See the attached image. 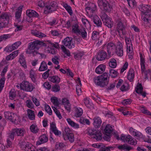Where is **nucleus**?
Listing matches in <instances>:
<instances>
[{"mask_svg":"<svg viewBox=\"0 0 151 151\" xmlns=\"http://www.w3.org/2000/svg\"><path fill=\"white\" fill-rule=\"evenodd\" d=\"M45 44L47 47V52L52 55L55 54L57 51V49L59 48V45L58 43H52L50 41H48L45 44L42 42L37 40L30 42L28 44L26 52V53L33 56H35L39 54L41 55L42 54L39 53L37 50L42 45L45 46Z\"/></svg>","mask_w":151,"mask_h":151,"instance_id":"nucleus-1","label":"nucleus"},{"mask_svg":"<svg viewBox=\"0 0 151 151\" xmlns=\"http://www.w3.org/2000/svg\"><path fill=\"white\" fill-rule=\"evenodd\" d=\"M11 17V15L7 13L1 14L0 15V30L7 27Z\"/></svg>","mask_w":151,"mask_h":151,"instance_id":"nucleus-2","label":"nucleus"},{"mask_svg":"<svg viewBox=\"0 0 151 151\" xmlns=\"http://www.w3.org/2000/svg\"><path fill=\"white\" fill-rule=\"evenodd\" d=\"M116 31L119 36L122 37L126 33L125 30V27L121 22H119L117 24L116 31L114 30H111V33L112 35H114Z\"/></svg>","mask_w":151,"mask_h":151,"instance_id":"nucleus-3","label":"nucleus"},{"mask_svg":"<svg viewBox=\"0 0 151 151\" xmlns=\"http://www.w3.org/2000/svg\"><path fill=\"white\" fill-rule=\"evenodd\" d=\"M100 16L104 25L109 28H111L113 25V22L107 15L104 12L100 14Z\"/></svg>","mask_w":151,"mask_h":151,"instance_id":"nucleus-4","label":"nucleus"},{"mask_svg":"<svg viewBox=\"0 0 151 151\" xmlns=\"http://www.w3.org/2000/svg\"><path fill=\"white\" fill-rule=\"evenodd\" d=\"M120 139L124 142L128 143L132 145H135L137 144V141L130 135L127 136L122 134L121 135Z\"/></svg>","mask_w":151,"mask_h":151,"instance_id":"nucleus-5","label":"nucleus"},{"mask_svg":"<svg viewBox=\"0 0 151 151\" xmlns=\"http://www.w3.org/2000/svg\"><path fill=\"white\" fill-rule=\"evenodd\" d=\"M97 3L101 9H103L108 12L111 11V7H110L107 1L106 0H98Z\"/></svg>","mask_w":151,"mask_h":151,"instance_id":"nucleus-6","label":"nucleus"},{"mask_svg":"<svg viewBox=\"0 0 151 151\" xmlns=\"http://www.w3.org/2000/svg\"><path fill=\"white\" fill-rule=\"evenodd\" d=\"M20 87L21 89L27 92L32 91L35 88L31 83L25 81L22 82Z\"/></svg>","mask_w":151,"mask_h":151,"instance_id":"nucleus-7","label":"nucleus"},{"mask_svg":"<svg viewBox=\"0 0 151 151\" xmlns=\"http://www.w3.org/2000/svg\"><path fill=\"white\" fill-rule=\"evenodd\" d=\"M140 65L141 66V70L142 73H144L145 75V78L148 79V74H151V73L150 70H148L147 71H145V61L144 58L142 55L141 54L140 56Z\"/></svg>","mask_w":151,"mask_h":151,"instance_id":"nucleus-8","label":"nucleus"},{"mask_svg":"<svg viewBox=\"0 0 151 151\" xmlns=\"http://www.w3.org/2000/svg\"><path fill=\"white\" fill-rule=\"evenodd\" d=\"M93 81L96 85L102 87H104L108 84L106 81H105L102 79V76H98L93 78Z\"/></svg>","mask_w":151,"mask_h":151,"instance_id":"nucleus-9","label":"nucleus"},{"mask_svg":"<svg viewBox=\"0 0 151 151\" xmlns=\"http://www.w3.org/2000/svg\"><path fill=\"white\" fill-rule=\"evenodd\" d=\"M63 42L65 46L69 49H71L75 47L74 44L72 41V39L71 37H67L63 40Z\"/></svg>","mask_w":151,"mask_h":151,"instance_id":"nucleus-10","label":"nucleus"},{"mask_svg":"<svg viewBox=\"0 0 151 151\" xmlns=\"http://www.w3.org/2000/svg\"><path fill=\"white\" fill-rule=\"evenodd\" d=\"M4 116L6 119L10 120L13 123L15 122L17 118V115L9 111H5L4 112Z\"/></svg>","mask_w":151,"mask_h":151,"instance_id":"nucleus-11","label":"nucleus"},{"mask_svg":"<svg viewBox=\"0 0 151 151\" xmlns=\"http://www.w3.org/2000/svg\"><path fill=\"white\" fill-rule=\"evenodd\" d=\"M58 7V5L57 3L55 1H52L50 2L49 5L46 6L45 11H47L48 12H53L56 10Z\"/></svg>","mask_w":151,"mask_h":151,"instance_id":"nucleus-12","label":"nucleus"},{"mask_svg":"<svg viewBox=\"0 0 151 151\" xmlns=\"http://www.w3.org/2000/svg\"><path fill=\"white\" fill-rule=\"evenodd\" d=\"M107 52L109 55H113L115 52L116 46L115 45L112 43H109L106 46Z\"/></svg>","mask_w":151,"mask_h":151,"instance_id":"nucleus-13","label":"nucleus"},{"mask_svg":"<svg viewBox=\"0 0 151 151\" xmlns=\"http://www.w3.org/2000/svg\"><path fill=\"white\" fill-rule=\"evenodd\" d=\"M115 49V52L119 56H122L123 55V46L122 43L120 42H118Z\"/></svg>","mask_w":151,"mask_h":151,"instance_id":"nucleus-14","label":"nucleus"},{"mask_svg":"<svg viewBox=\"0 0 151 151\" xmlns=\"http://www.w3.org/2000/svg\"><path fill=\"white\" fill-rule=\"evenodd\" d=\"M126 44L127 45V52L130 54L132 53L133 52L132 42L130 38L128 37L125 38Z\"/></svg>","mask_w":151,"mask_h":151,"instance_id":"nucleus-15","label":"nucleus"},{"mask_svg":"<svg viewBox=\"0 0 151 151\" xmlns=\"http://www.w3.org/2000/svg\"><path fill=\"white\" fill-rule=\"evenodd\" d=\"M96 10V6L93 3H91L86 8V10L87 13L88 14L91 15Z\"/></svg>","mask_w":151,"mask_h":151,"instance_id":"nucleus-16","label":"nucleus"},{"mask_svg":"<svg viewBox=\"0 0 151 151\" xmlns=\"http://www.w3.org/2000/svg\"><path fill=\"white\" fill-rule=\"evenodd\" d=\"M20 144L21 148L25 151H35L33 146L31 147V145L30 146L29 145H27L24 142H21Z\"/></svg>","mask_w":151,"mask_h":151,"instance_id":"nucleus-17","label":"nucleus"},{"mask_svg":"<svg viewBox=\"0 0 151 151\" xmlns=\"http://www.w3.org/2000/svg\"><path fill=\"white\" fill-rule=\"evenodd\" d=\"M13 129V133L17 136H23L25 132V130L23 128H16Z\"/></svg>","mask_w":151,"mask_h":151,"instance_id":"nucleus-18","label":"nucleus"},{"mask_svg":"<svg viewBox=\"0 0 151 151\" xmlns=\"http://www.w3.org/2000/svg\"><path fill=\"white\" fill-rule=\"evenodd\" d=\"M23 6L21 5L18 8L15 13V21L19 22L21 21L20 17L22 12V9Z\"/></svg>","mask_w":151,"mask_h":151,"instance_id":"nucleus-19","label":"nucleus"},{"mask_svg":"<svg viewBox=\"0 0 151 151\" xmlns=\"http://www.w3.org/2000/svg\"><path fill=\"white\" fill-rule=\"evenodd\" d=\"M48 140L47 137L45 134H43L40 136L39 138V141L36 142L37 145H40L47 142Z\"/></svg>","mask_w":151,"mask_h":151,"instance_id":"nucleus-20","label":"nucleus"},{"mask_svg":"<svg viewBox=\"0 0 151 151\" xmlns=\"http://www.w3.org/2000/svg\"><path fill=\"white\" fill-rule=\"evenodd\" d=\"M106 56L107 54L106 52L101 51L98 53L96 59L99 61H102L105 60Z\"/></svg>","mask_w":151,"mask_h":151,"instance_id":"nucleus-21","label":"nucleus"},{"mask_svg":"<svg viewBox=\"0 0 151 151\" xmlns=\"http://www.w3.org/2000/svg\"><path fill=\"white\" fill-rule=\"evenodd\" d=\"M93 125L96 128H99L101 125L102 121L99 116H96L93 119Z\"/></svg>","mask_w":151,"mask_h":151,"instance_id":"nucleus-22","label":"nucleus"},{"mask_svg":"<svg viewBox=\"0 0 151 151\" xmlns=\"http://www.w3.org/2000/svg\"><path fill=\"white\" fill-rule=\"evenodd\" d=\"M21 44V42L20 41L15 42L13 44L12 46H9L8 47V51L11 52L17 49Z\"/></svg>","mask_w":151,"mask_h":151,"instance_id":"nucleus-23","label":"nucleus"},{"mask_svg":"<svg viewBox=\"0 0 151 151\" xmlns=\"http://www.w3.org/2000/svg\"><path fill=\"white\" fill-rule=\"evenodd\" d=\"M116 147L120 150L125 151H129L132 149V148L131 146L125 144L116 145Z\"/></svg>","mask_w":151,"mask_h":151,"instance_id":"nucleus-24","label":"nucleus"},{"mask_svg":"<svg viewBox=\"0 0 151 151\" xmlns=\"http://www.w3.org/2000/svg\"><path fill=\"white\" fill-rule=\"evenodd\" d=\"M62 103L64 105L65 109L69 112L70 110L71 104L69 100L66 98H64L62 99Z\"/></svg>","mask_w":151,"mask_h":151,"instance_id":"nucleus-25","label":"nucleus"},{"mask_svg":"<svg viewBox=\"0 0 151 151\" xmlns=\"http://www.w3.org/2000/svg\"><path fill=\"white\" fill-rule=\"evenodd\" d=\"M50 130L55 135H59L61 134V132L59 131L57 129L55 124L52 122L50 124Z\"/></svg>","mask_w":151,"mask_h":151,"instance_id":"nucleus-26","label":"nucleus"},{"mask_svg":"<svg viewBox=\"0 0 151 151\" xmlns=\"http://www.w3.org/2000/svg\"><path fill=\"white\" fill-rule=\"evenodd\" d=\"M31 33L34 35L40 38H42L46 36L45 34L36 30H31Z\"/></svg>","mask_w":151,"mask_h":151,"instance_id":"nucleus-27","label":"nucleus"},{"mask_svg":"<svg viewBox=\"0 0 151 151\" xmlns=\"http://www.w3.org/2000/svg\"><path fill=\"white\" fill-rule=\"evenodd\" d=\"M143 90L141 84H139L137 86L136 91L137 93L140 94L143 96L145 97L146 96V93L143 91Z\"/></svg>","mask_w":151,"mask_h":151,"instance_id":"nucleus-28","label":"nucleus"},{"mask_svg":"<svg viewBox=\"0 0 151 151\" xmlns=\"http://www.w3.org/2000/svg\"><path fill=\"white\" fill-rule=\"evenodd\" d=\"M19 61L22 66L23 67V68H27V65L25 61V58L23 54H22L20 55Z\"/></svg>","mask_w":151,"mask_h":151,"instance_id":"nucleus-29","label":"nucleus"},{"mask_svg":"<svg viewBox=\"0 0 151 151\" xmlns=\"http://www.w3.org/2000/svg\"><path fill=\"white\" fill-rule=\"evenodd\" d=\"M141 11L142 14L150 13L151 12V6L148 5L143 6L141 8Z\"/></svg>","mask_w":151,"mask_h":151,"instance_id":"nucleus-30","label":"nucleus"},{"mask_svg":"<svg viewBox=\"0 0 151 151\" xmlns=\"http://www.w3.org/2000/svg\"><path fill=\"white\" fill-rule=\"evenodd\" d=\"M134 77V72L132 69H130L129 70L127 75V78L129 81H132Z\"/></svg>","mask_w":151,"mask_h":151,"instance_id":"nucleus-31","label":"nucleus"},{"mask_svg":"<svg viewBox=\"0 0 151 151\" xmlns=\"http://www.w3.org/2000/svg\"><path fill=\"white\" fill-rule=\"evenodd\" d=\"M48 79L50 81L53 83H58L60 81V78L57 76H50L49 77Z\"/></svg>","mask_w":151,"mask_h":151,"instance_id":"nucleus-32","label":"nucleus"},{"mask_svg":"<svg viewBox=\"0 0 151 151\" xmlns=\"http://www.w3.org/2000/svg\"><path fill=\"white\" fill-rule=\"evenodd\" d=\"M74 108L75 111V116L76 117H79L81 116L83 113L82 109L80 107H78L76 106Z\"/></svg>","mask_w":151,"mask_h":151,"instance_id":"nucleus-33","label":"nucleus"},{"mask_svg":"<svg viewBox=\"0 0 151 151\" xmlns=\"http://www.w3.org/2000/svg\"><path fill=\"white\" fill-rule=\"evenodd\" d=\"M105 66L103 64L100 65L95 69V72L98 74L103 73L105 70Z\"/></svg>","mask_w":151,"mask_h":151,"instance_id":"nucleus-34","label":"nucleus"},{"mask_svg":"<svg viewBox=\"0 0 151 151\" xmlns=\"http://www.w3.org/2000/svg\"><path fill=\"white\" fill-rule=\"evenodd\" d=\"M27 15L29 17H37L38 14L35 11L29 9L27 10L26 11Z\"/></svg>","mask_w":151,"mask_h":151,"instance_id":"nucleus-35","label":"nucleus"},{"mask_svg":"<svg viewBox=\"0 0 151 151\" xmlns=\"http://www.w3.org/2000/svg\"><path fill=\"white\" fill-rule=\"evenodd\" d=\"M93 21L94 24L98 27L101 26L102 23L101 19L98 16L96 15L93 18Z\"/></svg>","mask_w":151,"mask_h":151,"instance_id":"nucleus-36","label":"nucleus"},{"mask_svg":"<svg viewBox=\"0 0 151 151\" xmlns=\"http://www.w3.org/2000/svg\"><path fill=\"white\" fill-rule=\"evenodd\" d=\"M30 129L31 132L34 134H36L40 132V129L35 124H32L30 126Z\"/></svg>","mask_w":151,"mask_h":151,"instance_id":"nucleus-37","label":"nucleus"},{"mask_svg":"<svg viewBox=\"0 0 151 151\" xmlns=\"http://www.w3.org/2000/svg\"><path fill=\"white\" fill-rule=\"evenodd\" d=\"M47 68L46 63L45 61H43L41 63L39 70L40 71H44L46 70L47 69Z\"/></svg>","mask_w":151,"mask_h":151,"instance_id":"nucleus-38","label":"nucleus"},{"mask_svg":"<svg viewBox=\"0 0 151 151\" xmlns=\"http://www.w3.org/2000/svg\"><path fill=\"white\" fill-rule=\"evenodd\" d=\"M113 130L112 126L109 124L107 125L105 128L104 130V133L105 134H110Z\"/></svg>","mask_w":151,"mask_h":151,"instance_id":"nucleus-39","label":"nucleus"},{"mask_svg":"<svg viewBox=\"0 0 151 151\" xmlns=\"http://www.w3.org/2000/svg\"><path fill=\"white\" fill-rule=\"evenodd\" d=\"M67 121L68 124L71 127L76 128H79V125L77 123L74 122L72 121L70 119L68 118L67 119Z\"/></svg>","mask_w":151,"mask_h":151,"instance_id":"nucleus-40","label":"nucleus"},{"mask_svg":"<svg viewBox=\"0 0 151 151\" xmlns=\"http://www.w3.org/2000/svg\"><path fill=\"white\" fill-rule=\"evenodd\" d=\"M95 134H94L93 137L97 140H101L102 139V133L101 132L97 130Z\"/></svg>","mask_w":151,"mask_h":151,"instance_id":"nucleus-41","label":"nucleus"},{"mask_svg":"<svg viewBox=\"0 0 151 151\" xmlns=\"http://www.w3.org/2000/svg\"><path fill=\"white\" fill-rule=\"evenodd\" d=\"M78 34L80 35L83 39L87 37V33L85 29L84 28H82L79 31V33H78Z\"/></svg>","mask_w":151,"mask_h":151,"instance_id":"nucleus-42","label":"nucleus"},{"mask_svg":"<svg viewBox=\"0 0 151 151\" xmlns=\"http://www.w3.org/2000/svg\"><path fill=\"white\" fill-rule=\"evenodd\" d=\"M63 137L65 140H69L71 142H73L74 141V135L73 133L69 135L65 136H64Z\"/></svg>","mask_w":151,"mask_h":151,"instance_id":"nucleus-43","label":"nucleus"},{"mask_svg":"<svg viewBox=\"0 0 151 151\" xmlns=\"http://www.w3.org/2000/svg\"><path fill=\"white\" fill-rule=\"evenodd\" d=\"M28 117L31 120H33L35 119V116L34 111L30 109H28L27 110Z\"/></svg>","mask_w":151,"mask_h":151,"instance_id":"nucleus-44","label":"nucleus"},{"mask_svg":"<svg viewBox=\"0 0 151 151\" xmlns=\"http://www.w3.org/2000/svg\"><path fill=\"white\" fill-rule=\"evenodd\" d=\"M99 37V33L96 31H93V32L92 38L93 40H97Z\"/></svg>","mask_w":151,"mask_h":151,"instance_id":"nucleus-45","label":"nucleus"},{"mask_svg":"<svg viewBox=\"0 0 151 151\" xmlns=\"http://www.w3.org/2000/svg\"><path fill=\"white\" fill-rule=\"evenodd\" d=\"M80 30L78 25L75 24L73 25L72 29V32L78 34V33H79Z\"/></svg>","mask_w":151,"mask_h":151,"instance_id":"nucleus-46","label":"nucleus"},{"mask_svg":"<svg viewBox=\"0 0 151 151\" xmlns=\"http://www.w3.org/2000/svg\"><path fill=\"white\" fill-rule=\"evenodd\" d=\"M64 7L66 9L70 15H72L73 14V11L70 6H68L67 4H64Z\"/></svg>","mask_w":151,"mask_h":151,"instance_id":"nucleus-47","label":"nucleus"},{"mask_svg":"<svg viewBox=\"0 0 151 151\" xmlns=\"http://www.w3.org/2000/svg\"><path fill=\"white\" fill-rule=\"evenodd\" d=\"M109 66L111 68H114L116 67V60L114 59H112L109 63Z\"/></svg>","mask_w":151,"mask_h":151,"instance_id":"nucleus-48","label":"nucleus"},{"mask_svg":"<svg viewBox=\"0 0 151 151\" xmlns=\"http://www.w3.org/2000/svg\"><path fill=\"white\" fill-rule=\"evenodd\" d=\"M60 57L59 56H55L52 58V62L55 64L58 65L59 64Z\"/></svg>","mask_w":151,"mask_h":151,"instance_id":"nucleus-49","label":"nucleus"},{"mask_svg":"<svg viewBox=\"0 0 151 151\" xmlns=\"http://www.w3.org/2000/svg\"><path fill=\"white\" fill-rule=\"evenodd\" d=\"M16 92L14 89L11 90L9 93V97L10 99L13 100L16 97Z\"/></svg>","mask_w":151,"mask_h":151,"instance_id":"nucleus-50","label":"nucleus"},{"mask_svg":"<svg viewBox=\"0 0 151 151\" xmlns=\"http://www.w3.org/2000/svg\"><path fill=\"white\" fill-rule=\"evenodd\" d=\"M72 133V131L69 128H65V131L63 133V136L64 137V136H65L69 135Z\"/></svg>","mask_w":151,"mask_h":151,"instance_id":"nucleus-51","label":"nucleus"},{"mask_svg":"<svg viewBox=\"0 0 151 151\" xmlns=\"http://www.w3.org/2000/svg\"><path fill=\"white\" fill-rule=\"evenodd\" d=\"M140 110L142 113L148 115H151V113L147 110L145 107L144 106H141Z\"/></svg>","mask_w":151,"mask_h":151,"instance_id":"nucleus-52","label":"nucleus"},{"mask_svg":"<svg viewBox=\"0 0 151 151\" xmlns=\"http://www.w3.org/2000/svg\"><path fill=\"white\" fill-rule=\"evenodd\" d=\"M79 122L80 123L82 124H87L89 125L90 124V122L88 119H85L83 117H81L80 118Z\"/></svg>","mask_w":151,"mask_h":151,"instance_id":"nucleus-53","label":"nucleus"},{"mask_svg":"<svg viewBox=\"0 0 151 151\" xmlns=\"http://www.w3.org/2000/svg\"><path fill=\"white\" fill-rule=\"evenodd\" d=\"M82 20L83 24L86 27H89L90 26V22L87 19L84 18H82Z\"/></svg>","mask_w":151,"mask_h":151,"instance_id":"nucleus-54","label":"nucleus"},{"mask_svg":"<svg viewBox=\"0 0 151 151\" xmlns=\"http://www.w3.org/2000/svg\"><path fill=\"white\" fill-rule=\"evenodd\" d=\"M61 48L65 54L66 55L68 56H70V52L69 50L67 49L63 45L61 46Z\"/></svg>","mask_w":151,"mask_h":151,"instance_id":"nucleus-55","label":"nucleus"},{"mask_svg":"<svg viewBox=\"0 0 151 151\" xmlns=\"http://www.w3.org/2000/svg\"><path fill=\"white\" fill-rule=\"evenodd\" d=\"M109 73L110 75L112 77H115L117 76V72L114 69H111L110 70Z\"/></svg>","mask_w":151,"mask_h":151,"instance_id":"nucleus-56","label":"nucleus"},{"mask_svg":"<svg viewBox=\"0 0 151 151\" xmlns=\"http://www.w3.org/2000/svg\"><path fill=\"white\" fill-rule=\"evenodd\" d=\"M26 105L27 107L29 108H33L34 105L32 101L30 100H27L26 101Z\"/></svg>","mask_w":151,"mask_h":151,"instance_id":"nucleus-57","label":"nucleus"},{"mask_svg":"<svg viewBox=\"0 0 151 151\" xmlns=\"http://www.w3.org/2000/svg\"><path fill=\"white\" fill-rule=\"evenodd\" d=\"M129 5L131 7H133L136 5V2L134 0H127Z\"/></svg>","mask_w":151,"mask_h":151,"instance_id":"nucleus-58","label":"nucleus"},{"mask_svg":"<svg viewBox=\"0 0 151 151\" xmlns=\"http://www.w3.org/2000/svg\"><path fill=\"white\" fill-rule=\"evenodd\" d=\"M60 90V87L58 85H54L52 88V90L55 92L59 91Z\"/></svg>","mask_w":151,"mask_h":151,"instance_id":"nucleus-59","label":"nucleus"},{"mask_svg":"<svg viewBox=\"0 0 151 151\" xmlns=\"http://www.w3.org/2000/svg\"><path fill=\"white\" fill-rule=\"evenodd\" d=\"M51 101L56 106H58L59 105L57 98L56 97H52L51 99Z\"/></svg>","mask_w":151,"mask_h":151,"instance_id":"nucleus-60","label":"nucleus"},{"mask_svg":"<svg viewBox=\"0 0 151 151\" xmlns=\"http://www.w3.org/2000/svg\"><path fill=\"white\" fill-rule=\"evenodd\" d=\"M97 130L94 129H89L88 130V134L90 135H92L93 136L94 134L96 133Z\"/></svg>","mask_w":151,"mask_h":151,"instance_id":"nucleus-61","label":"nucleus"},{"mask_svg":"<svg viewBox=\"0 0 151 151\" xmlns=\"http://www.w3.org/2000/svg\"><path fill=\"white\" fill-rule=\"evenodd\" d=\"M45 110L50 115L52 114V111L50 107L47 105L45 106Z\"/></svg>","mask_w":151,"mask_h":151,"instance_id":"nucleus-62","label":"nucleus"},{"mask_svg":"<svg viewBox=\"0 0 151 151\" xmlns=\"http://www.w3.org/2000/svg\"><path fill=\"white\" fill-rule=\"evenodd\" d=\"M32 99L33 103L37 106H39L40 105L39 101L36 98L33 97Z\"/></svg>","mask_w":151,"mask_h":151,"instance_id":"nucleus-63","label":"nucleus"},{"mask_svg":"<svg viewBox=\"0 0 151 151\" xmlns=\"http://www.w3.org/2000/svg\"><path fill=\"white\" fill-rule=\"evenodd\" d=\"M83 53L82 52H78L74 55V58L77 60L80 59L83 55Z\"/></svg>","mask_w":151,"mask_h":151,"instance_id":"nucleus-64","label":"nucleus"}]
</instances>
